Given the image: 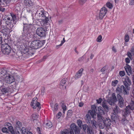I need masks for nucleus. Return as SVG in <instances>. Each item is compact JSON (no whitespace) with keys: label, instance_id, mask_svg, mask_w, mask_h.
I'll use <instances>...</instances> for the list:
<instances>
[{"label":"nucleus","instance_id":"nucleus-44","mask_svg":"<svg viewBox=\"0 0 134 134\" xmlns=\"http://www.w3.org/2000/svg\"><path fill=\"white\" fill-rule=\"evenodd\" d=\"M75 134H80V131L79 128V127L77 128L74 131Z\"/></svg>","mask_w":134,"mask_h":134},{"label":"nucleus","instance_id":"nucleus-32","mask_svg":"<svg viewBox=\"0 0 134 134\" xmlns=\"http://www.w3.org/2000/svg\"><path fill=\"white\" fill-rule=\"evenodd\" d=\"M86 119L87 121H88L89 123H91V121H92L90 115L88 114H87L86 115Z\"/></svg>","mask_w":134,"mask_h":134},{"label":"nucleus","instance_id":"nucleus-43","mask_svg":"<svg viewBox=\"0 0 134 134\" xmlns=\"http://www.w3.org/2000/svg\"><path fill=\"white\" fill-rule=\"evenodd\" d=\"M87 0H79V3L80 5H83L87 1Z\"/></svg>","mask_w":134,"mask_h":134},{"label":"nucleus","instance_id":"nucleus-46","mask_svg":"<svg viewBox=\"0 0 134 134\" xmlns=\"http://www.w3.org/2000/svg\"><path fill=\"white\" fill-rule=\"evenodd\" d=\"M125 41L126 42H127L129 41V38L128 35L127 34L125 36Z\"/></svg>","mask_w":134,"mask_h":134},{"label":"nucleus","instance_id":"nucleus-6","mask_svg":"<svg viewBox=\"0 0 134 134\" xmlns=\"http://www.w3.org/2000/svg\"><path fill=\"white\" fill-rule=\"evenodd\" d=\"M36 33L37 35L40 37H45L46 32L45 29L42 27H38L36 30Z\"/></svg>","mask_w":134,"mask_h":134},{"label":"nucleus","instance_id":"nucleus-27","mask_svg":"<svg viewBox=\"0 0 134 134\" xmlns=\"http://www.w3.org/2000/svg\"><path fill=\"white\" fill-rule=\"evenodd\" d=\"M102 106L106 111L108 112V111L109 108L105 101L102 102Z\"/></svg>","mask_w":134,"mask_h":134},{"label":"nucleus","instance_id":"nucleus-64","mask_svg":"<svg viewBox=\"0 0 134 134\" xmlns=\"http://www.w3.org/2000/svg\"><path fill=\"white\" fill-rule=\"evenodd\" d=\"M130 5H134V0H131L130 3Z\"/></svg>","mask_w":134,"mask_h":134},{"label":"nucleus","instance_id":"nucleus-11","mask_svg":"<svg viewBox=\"0 0 134 134\" xmlns=\"http://www.w3.org/2000/svg\"><path fill=\"white\" fill-rule=\"evenodd\" d=\"M123 83L125 86H126L128 89L129 88L131 84V82L129 78L127 76L124 77V80L123 81Z\"/></svg>","mask_w":134,"mask_h":134},{"label":"nucleus","instance_id":"nucleus-8","mask_svg":"<svg viewBox=\"0 0 134 134\" xmlns=\"http://www.w3.org/2000/svg\"><path fill=\"white\" fill-rule=\"evenodd\" d=\"M4 79L5 82L8 84H10L14 82L15 79L14 77L10 74L6 75L4 77Z\"/></svg>","mask_w":134,"mask_h":134},{"label":"nucleus","instance_id":"nucleus-13","mask_svg":"<svg viewBox=\"0 0 134 134\" xmlns=\"http://www.w3.org/2000/svg\"><path fill=\"white\" fill-rule=\"evenodd\" d=\"M10 72L7 69H1V72L0 73V78L3 79L5 77V75L6 76L9 74L10 73Z\"/></svg>","mask_w":134,"mask_h":134},{"label":"nucleus","instance_id":"nucleus-29","mask_svg":"<svg viewBox=\"0 0 134 134\" xmlns=\"http://www.w3.org/2000/svg\"><path fill=\"white\" fill-rule=\"evenodd\" d=\"M78 127L74 123H72L70 125V128L72 130L74 131Z\"/></svg>","mask_w":134,"mask_h":134},{"label":"nucleus","instance_id":"nucleus-19","mask_svg":"<svg viewBox=\"0 0 134 134\" xmlns=\"http://www.w3.org/2000/svg\"><path fill=\"white\" fill-rule=\"evenodd\" d=\"M66 80L64 78L61 80L60 82V88L63 90H65L66 89V86L64 85L66 82Z\"/></svg>","mask_w":134,"mask_h":134},{"label":"nucleus","instance_id":"nucleus-10","mask_svg":"<svg viewBox=\"0 0 134 134\" xmlns=\"http://www.w3.org/2000/svg\"><path fill=\"white\" fill-rule=\"evenodd\" d=\"M117 101L115 94L113 93L112 94V97L108 99L107 101L111 105H114L115 103Z\"/></svg>","mask_w":134,"mask_h":134},{"label":"nucleus","instance_id":"nucleus-60","mask_svg":"<svg viewBox=\"0 0 134 134\" xmlns=\"http://www.w3.org/2000/svg\"><path fill=\"white\" fill-rule=\"evenodd\" d=\"M36 130L37 131L39 134L41 133V129L39 127H37L36 129Z\"/></svg>","mask_w":134,"mask_h":134},{"label":"nucleus","instance_id":"nucleus-53","mask_svg":"<svg viewBox=\"0 0 134 134\" xmlns=\"http://www.w3.org/2000/svg\"><path fill=\"white\" fill-rule=\"evenodd\" d=\"M62 107L63 110L65 111L66 110V107L64 103L62 104Z\"/></svg>","mask_w":134,"mask_h":134},{"label":"nucleus","instance_id":"nucleus-63","mask_svg":"<svg viewBox=\"0 0 134 134\" xmlns=\"http://www.w3.org/2000/svg\"><path fill=\"white\" fill-rule=\"evenodd\" d=\"M125 60L126 62L127 63H129L130 62V60L129 58H126Z\"/></svg>","mask_w":134,"mask_h":134},{"label":"nucleus","instance_id":"nucleus-21","mask_svg":"<svg viewBox=\"0 0 134 134\" xmlns=\"http://www.w3.org/2000/svg\"><path fill=\"white\" fill-rule=\"evenodd\" d=\"M24 3L27 8L32 6L33 4V3L31 0H24Z\"/></svg>","mask_w":134,"mask_h":134},{"label":"nucleus","instance_id":"nucleus-33","mask_svg":"<svg viewBox=\"0 0 134 134\" xmlns=\"http://www.w3.org/2000/svg\"><path fill=\"white\" fill-rule=\"evenodd\" d=\"M92 125L93 127H96L97 126V122L94 120H92L91 121Z\"/></svg>","mask_w":134,"mask_h":134},{"label":"nucleus","instance_id":"nucleus-5","mask_svg":"<svg viewBox=\"0 0 134 134\" xmlns=\"http://www.w3.org/2000/svg\"><path fill=\"white\" fill-rule=\"evenodd\" d=\"M134 110V101H132L130 104L126 107L124 110L125 114L127 115L130 112H131V110Z\"/></svg>","mask_w":134,"mask_h":134},{"label":"nucleus","instance_id":"nucleus-45","mask_svg":"<svg viewBox=\"0 0 134 134\" xmlns=\"http://www.w3.org/2000/svg\"><path fill=\"white\" fill-rule=\"evenodd\" d=\"M92 110L94 112H96L97 111L96 108L94 105H92L91 106Z\"/></svg>","mask_w":134,"mask_h":134},{"label":"nucleus","instance_id":"nucleus-49","mask_svg":"<svg viewBox=\"0 0 134 134\" xmlns=\"http://www.w3.org/2000/svg\"><path fill=\"white\" fill-rule=\"evenodd\" d=\"M118 81L117 80L113 81L112 82V85L114 86H115L117 84Z\"/></svg>","mask_w":134,"mask_h":134},{"label":"nucleus","instance_id":"nucleus-59","mask_svg":"<svg viewBox=\"0 0 134 134\" xmlns=\"http://www.w3.org/2000/svg\"><path fill=\"white\" fill-rule=\"evenodd\" d=\"M48 56H49V55H45V56H43L42 59V60L41 61H40V62H41L42 61H43V60H44L45 59H46L48 57Z\"/></svg>","mask_w":134,"mask_h":134},{"label":"nucleus","instance_id":"nucleus-16","mask_svg":"<svg viewBox=\"0 0 134 134\" xmlns=\"http://www.w3.org/2000/svg\"><path fill=\"white\" fill-rule=\"evenodd\" d=\"M124 68L128 75L130 76L132 74L131 68L128 64H126V66L124 67Z\"/></svg>","mask_w":134,"mask_h":134},{"label":"nucleus","instance_id":"nucleus-30","mask_svg":"<svg viewBox=\"0 0 134 134\" xmlns=\"http://www.w3.org/2000/svg\"><path fill=\"white\" fill-rule=\"evenodd\" d=\"M88 129L86 131L87 134H94V131L91 127L88 128Z\"/></svg>","mask_w":134,"mask_h":134},{"label":"nucleus","instance_id":"nucleus-31","mask_svg":"<svg viewBox=\"0 0 134 134\" xmlns=\"http://www.w3.org/2000/svg\"><path fill=\"white\" fill-rule=\"evenodd\" d=\"M102 109V108L100 106L98 107V110L100 115H102L104 114V111Z\"/></svg>","mask_w":134,"mask_h":134},{"label":"nucleus","instance_id":"nucleus-50","mask_svg":"<svg viewBox=\"0 0 134 134\" xmlns=\"http://www.w3.org/2000/svg\"><path fill=\"white\" fill-rule=\"evenodd\" d=\"M102 38V36L100 35H99L97 38V41L98 42H100L102 41L101 39Z\"/></svg>","mask_w":134,"mask_h":134},{"label":"nucleus","instance_id":"nucleus-24","mask_svg":"<svg viewBox=\"0 0 134 134\" xmlns=\"http://www.w3.org/2000/svg\"><path fill=\"white\" fill-rule=\"evenodd\" d=\"M53 125L52 122L49 121H47L46 123H44V126L47 128H51Z\"/></svg>","mask_w":134,"mask_h":134},{"label":"nucleus","instance_id":"nucleus-51","mask_svg":"<svg viewBox=\"0 0 134 134\" xmlns=\"http://www.w3.org/2000/svg\"><path fill=\"white\" fill-rule=\"evenodd\" d=\"M77 123L78 126L80 127H81L82 124V121L80 120H78L77 121Z\"/></svg>","mask_w":134,"mask_h":134},{"label":"nucleus","instance_id":"nucleus-34","mask_svg":"<svg viewBox=\"0 0 134 134\" xmlns=\"http://www.w3.org/2000/svg\"><path fill=\"white\" fill-rule=\"evenodd\" d=\"M89 113H90L92 117L94 118L96 116V112H94L92 110H89L88 111Z\"/></svg>","mask_w":134,"mask_h":134},{"label":"nucleus","instance_id":"nucleus-41","mask_svg":"<svg viewBox=\"0 0 134 134\" xmlns=\"http://www.w3.org/2000/svg\"><path fill=\"white\" fill-rule=\"evenodd\" d=\"M121 121L122 124H125L128 122V121L125 118L122 119Z\"/></svg>","mask_w":134,"mask_h":134},{"label":"nucleus","instance_id":"nucleus-26","mask_svg":"<svg viewBox=\"0 0 134 134\" xmlns=\"http://www.w3.org/2000/svg\"><path fill=\"white\" fill-rule=\"evenodd\" d=\"M20 8L19 6L16 5L14 11L18 15L20 14Z\"/></svg>","mask_w":134,"mask_h":134},{"label":"nucleus","instance_id":"nucleus-28","mask_svg":"<svg viewBox=\"0 0 134 134\" xmlns=\"http://www.w3.org/2000/svg\"><path fill=\"white\" fill-rule=\"evenodd\" d=\"M116 91L117 93V96L118 94L120 95V94L122 93V88H121V85L120 87H118L116 88Z\"/></svg>","mask_w":134,"mask_h":134},{"label":"nucleus","instance_id":"nucleus-47","mask_svg":"<svg viewBox=\"0 0 134 134\" xmlns=\"http://www.w3.org/2000/svg\"><path fill=\"white\" fill-rule=\"evenodd\" d=\"M118 107L116 105L113 110V111L116 114L118 112Z\"/></svg>","mask_w":134,"mask_h":134},{"label":"nucleus","instance_id":"nucleus-18","mask_svg":"<svg viewBox=\"0 0 134 134\" xmlns=\"http://www.w3.org/2000/svg\"><path fill=\"white\" fill-rule=\"evenodd\" d=\"M121 88H122V93L124 95H128L129 94V90L130 89V87H129V88L128 89L126 86H124L123 85H121Z\"/></svg>","mask_w":134,"mask_h":134},{"label":"nucleus","instance_id":"nucleus-38","mask_svg":"<svg viewBox=\"0 0 134 134\" xmlns=\"http://www.w3.org/2000/svg\"><path fill=\"white\" fill-rule=\"evenodd\" d=\"M90 127L86 124H84L82 125V128L83 130L85 131L86 129V131L88 129V128H90Z\"/></svg>","mask_w":134,"mask_h":134},{"label":"nucleus","instance_id":"nucleus-35","mask_svg":"<svg viewBox=\"0 0 134 134\" xmlns=\"http://www.w3.org/2000/svg\"><path fill=\"white\" fill-rule=\"evenodd\" d=\"M101 115L98 114L97 117L98 119L100 121V122H103L104 120V118H103V116H101Z\"/></svg>","mask_w":134,"mask_h":134},{"label":"nucleus","instance_id":"nucleus-57","mask_svg":"<svg viewBox=\"0 0 134 134\" xmlns=\"http://www.w3.org/2000/svg\"><path fill=\"white\" fill-rule=\"evenodd\" d=\"M102 101V99L101 98H100L96 100L97 102V103L98 104L100 103Z\"/></svg>","mask_w":134,"mask_h":134},{"label":"nucleus","instance_id":"nucleus-20","mask_svg":"<svg viewBox=\"0 0 134 134\" xmlns=\"http://www.w3.org/2000/svg\"><path fill=\"white\" fill-rule=\"evenodd\" d=\"M83 70V69L82 68H81L79 70L75 75V79H77L81 76Z\"/></svg>","mask_w":134,"mask_h":134},{"label":"nucleus","instance_id":"nucleus-40","mask_svg":"<svg viewBox=\"0 0 134 134\" xmlns=\"http://www.w3.org/2000/svg\"><path fill=\"white\" fill-rule=\"evenodd\" d=\"M2 131L4 133H8L9 132V130L7 127H3L2 129Z\"/></svg>","mask_w":134,"mask_h":134},{"label":"nucleus","instance_id":"nucleus-17","mask_svg":"<svg viewBox=\"0 0 134 134\" xmlns=\"http://www.w3.org/2000/svg\"><path fill=\"white\" fill-rule=\"evenodd\" d=\"M24 25L23 29H31L33 27V25L30 23H29V22L26 23H23Z\"/></svg>","mask_w":134,"mask_h":134},{"label":"nucleus","instance_id":"nucleus-4","mask_svg":"<svg viewBox=\"0 0 134 134\" xmlns=\"http://www.w3.org/2000/svg\"><path fill=\"white\" fill-rule=\"evenodd\" d=\"M1 48V51L4 54L8 55L11 53V48L8 44H2Z\"/></svg>","mask_w":134,"mask_h":134},{"label":"nucleus","instance_id":"nucleus-22","mask_svg":"<svg viewBox=\"0 0 134 134\" xmlns=\"http://www.w3.org/2000/svg\"><path fill=\"white\" fill-rule=\"evenodd\" d=\"M102 122L104 124L105 126L107 127L109 126L111 124L110 120L109 118L104 119Z\"/></svg>","mask_w":134,"mask_h":134},{"label":"nucleus","instance_id":"nucleus-42","mask_svg":"<svg viewBox=\"0 0 134 134\" xmlns=\"http://www.w3.org/2000/svg\"><path fill=\"white\" fill-rule=\"evenodd\" d=\"M58 108V105L57 103H56L54 105V107L52 108V109L54 111L57 110Z\"/></svg>","mask_w":134,"mask_h":134},{"label":"nucleus","instance_id":"nucleus-23","mask_svg":"<svg viewBox=\"0 0 134 134\" xmlns=\"http://www.w3.org/2000/svg\"><path fill=\"white\" fill-rule=\"evenodd\" d=\"M11 0H0V5L2 7L7 6L10 2Z\"/></svg>","mask_w":134,"mask_h":134},{"label":"nucleus","instance_id":"nucleus-2","mask_svg":"<svg viewBox=\"0 0 134 134\" xmlns=\"http://www.w3.org/2000/svg\"><path fill=\"white\" fill-rule=\"evenodd\" d=\"M43 44L44 43L43 41L36 40L31 42L30 46L32 49H37L42 47Z\"/></svg>","mask_w":134,"mask_h":134},{"label":"nucleus","instance_id":"nucleus-9","mask_svg":"<svg viewBox=\"0 0 134 134\" xmlns=\"http://www.w3.org/2000/svg\"><path fill=\"white\" fill-rule=\"evenodd\" d=\"M45 19L43 18L42 20L41 23L42 26L43 27L45 28L47 26H48L49 24V21L51 19V17L49 18L48 16H47L46 17H44Z\"/></svg>","mask_w":134,"mask_h":134},{"label":"nucleus","instance_id":"nucleus-62","mask_svg":"<svg viewBox=\"0 0 134 134\" xmlns=\"http://www.w3.org/2000/svg\"><path fill=\"white\" fill-rule=\"evenodd\" d=\"M107 69V67L106 66H105L103 67L100 70V71L101 72H104Z\"/></svg>","mask_w":134,"mask_h":134},{"label":"nucleus","instance_id":"nucleus-14","mask_svg":"<svg viewBox=\"0 0 134 134\" xmlns=\"http://www.w3.org/2000/svg\"><path fill=\"white\" fill-rule=\"evenodd\" d=\"M107 12L106 8L105 7H103L100 10L99 16V19H102L105 16Z\"/></svg>","mask_w":134,"mask_h":134},{"label":"nucleus","instance_id":"nucleus-37","mask_svg":"<svg viewBox=\"0 0 134 134\" xmlns=\"http://www.w3.org/2000/svg\"><path fill=\"white\" fill-rule=\"evenodd\" d=\"M37 118V116L36 113L33 114L32 115V120L33 121L36 120Z\"/></svg>","mask_w":134,"mask_h":134},{"label":"nucleus","instance_id":"nucleus-52","mask_svg":"<svg viewBox=\"0 0 134 134\" xmlns=\"http://www.w3.org/2000/svg\"><path fill=\"white\" fill-rule=\"evenodd\" d=\"M119 74L121 76H123L125 75V73L124 71H120L119 72Z\"/></svg>","mask_w":134,"mask_h":134},{"label":"nucleus","instance_id":"nucleus-56","mask_svg":"<svg viewBox=\"0 0 134 134\" xmlns=\"http://www.w3.org/2000/svg\"><path fill=\"white\" fill-rule=\"evenodd\" d=\"M21 131L22 133L23 134H26V130L25 128L24 127H22L21 129Z\"/></svg>","mask_w":134,"mask_h":134},{"label":"nucleus","instance_id":"nucleus-39","mask_svg":"<svg viewBox=\"0 0 134 134\" xmlns=\"http://www.w3.org/2000/svg\"><path fill=\"white\" fill-rule=\"evenodd\" d=\"M106 6L109 9H111L113 7L112 4L110 2H108L106 3Z\"/></svg>","mask_w":134,"mask_h":134},{"label":"nucleus","instance_id":"nucleus-48","mask_svg":"<svg viewBox=\"0 0 134 134\" xmlns=\"http://www.w3.org/2000/svg\"><path fill=\"white\" fill-rule=\"evenodd\" d=\"M29 50L28 49L27 47H25L24 49L23 50V52L25 54H26L27 53H28V54H29Z\"/></svg>","mask_w":134,"mask_h":134},{"label":"nucleus","instance_id":"nucleus-36","mask_svg":"<svg viewBox=\"0 0 134 134\" xmlns=\"http://www.w3.org/2000/svg\"><path fill=\"white\" fill-rule=\"evenodd\" d=\"M103 122H101L99 123L98 124L99 128L101 129L104 128L105 126L104 123L103 124Z\"/></svg>","mask_w":134,"mask_h":134},{"label":"nucleus","instance_id":"nucleus-58","mask_svg":"<svg viewBox=\"0 0 134 134\" xmlns=\"http://www.w3.org/2000/svg\"><path fill=\"white\" fill-rule=\"evenodd\" d=\"M65 38L64 37L63 38V40L61 41V44L59 45L58 46H61L65 42Z\"/></svg>","mask_w":134,"mask_h":134},{"label":"nucleus","instance_id":"nucleus-1","mask_svg":"<svg viewBox=\"0 0 134 134\" xmlns=\"http://www.w3.org/2000/svg\"><path fill=\"white\" fill-rule=\"evenodd\" d=\"M16 19V16L14 14L11 13L10 15H8L5 22L7 28L2 29V32L5 34L11 32L12 30L10 29L13 28L15 24V21Z\"/></svg>","mask_w":134,"mask_h":134},{"label":"nucleus","instance_id":"nucleus-55","mask_svg":"<svg viewBox=\"0 0 134 134\" xmlns=\"http://www.w3.org/2000/svg\"><path fill=\"white\" fill-rule=\"evenodd\" d=\"M23 23L25 22L26 23H27V22H28V21L27 20V19L26 18V16H23Z\"/></svg>","mask_w":134,"mask_h":134},{"label":"nucleus","instance_id":"nucleus-3","mask_svg":"<svg viewBox=\"0 0 134 134\" xmlns=\"http://www.w3.org/2000/svg\"><path fill=\"white\" fill-rule=\"evenodd\" d=\"M48 13L45 12L44 10L42 8L38 10L36 14V15L38 19H42L44 17H46L48 16Z\"/></svg>","mask_w":134,"mask_h":134},{"label":"nucleus","instance_id":"nucleus-12","mask_svg":"<svg viewBox=\"0 0 134 134\" xmlns=\"http://www.w3.org/2000/svg\"><path fill=\"white\" fill-rule=\"evenodd\" d=\"M117 100H118V105L120 108H123L124 106V100L123 98L120 95L118 94L116 96Z\"/></svg>","mask_w":134,"mask_h":134},{"label":"nucleus","instance_id":"nucleus-61","mask_svg":"<svg viewBox=\"0 0 134 134\" xmlns=\"http://www.w3.org/2000/svg\"><path fill=\"white\" fill-rule=\"evenodd\" d=\"M61 134H68L67 130L63 131H62Z\"/></svg>","mask_w":134,"mask_h":134},{"label":"nucleus","instance_id":"nucleus-54","mask_svg":"<svg viewBox=\"0 0 134 134\" xmlns=\"http://www.w3.org/2000/svg\"><path fill=\"white\" fill-rule=\"evenodd\" d=\"M85 58V55H83L81 57L79 58L78 59V60L80 62L83 60Z\"/></svg>","mask_w":134,"mask_h":134},{"label":"nucleus","instance_id":"nucleus-25","mask_svg":"<svg viewBox=\"0 0 134 134\" xmlns=\"http://www.w3.org/2000/svg\"><path fill=\"white\" fill-rule=\"evenodd\" d=\"M22 126V123L19 121H17L15 124V129H18L19 130H20Z\"/></svg>","mask_w":134,"mask_h":134},{"label":"nucleus","instance_id":"nucleus-7","mask_svg":"<svg viewBox=\"0 0 134 134\" xmlns=\"http://www.w3.org/2000/svg\"><path fill=\"white\" fill-rule=\"evenodd\" d=\"M37 97H35L32 99L31 102V105L34 109H36L37 107L40 110L41 108L40 103L37 102Z\"/></svg>","mask_w":134,"mask_h":134},{"label":"nucleus","instance_id":"nucleus-15","mask_svg":"<svg viewBox=\"0 0 134 134\" xmlns=\"http://www.w3.org/2000/svg\"><path fill=\"white\" fill-rule=\"evenodd\" d=\"M11 87L8 86L6 88H2L0 91V92L2 94H5L7 93H9L11 91Z\"/></svg>","mask_w":134,"mask_h":134}]
</instances>
